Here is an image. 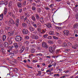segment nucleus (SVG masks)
Wrapping results in <instances>:
<instances>
[{
	"instance_id": "obj_1",
	"label": "nucleus",
	"mask_w": 78,
	"mask_h": 78,
	"mask_svg": "<svg viewBox=\"0 0 78 78\" xmlns=\"http://www.w3.org/2000/svg\"><path fill=\"white\" fill-rule=\"evenodd\" d=\"M56 48V46L54 45L52 47H50L49 48V51L51 53H53L55 52V50Z\"/></svg>"
},
{
	"instance_id": "obj_2",
	"label": "nucleus",
	"mask_w": 78,
	"mask_h": 78,
	"mask_svg": "<svg viewBox=\"0 0 78 78\" xmlns=\"http://www.w3.org/2000/svg\"><path fill=\"white\" fill-rule=\"evenodd\" d=\"M22 39L23 38L21 37L20 36L17 35L16 36L15 40L16 42H20L22 40Z\"/></svg>"
},
{
	"instance_id": "obj_3",
	"label": "nucleus",
	"mask_w": 78,
	"mask_h": 78,
	"mask_svg": "<svg viewBox=\"0 0 78 78\" xmlns=\"http://www.w3.org/2000/svg\"><path fill=\"white\" fill-rule=\"evenodd\" d=\"M63 33L65 36H68L69 34V31L67 30H65L63 31Z\"/></svg>"
},
{
	"instance_id": "obj_4",
	"label": "nucleus",
	"mask_w": 78,
	"mask_h": 78,
	"mask_svg": "<svg viewBox=\"0 0 78 78\" xmlns=\"http://www.w3.org/2000/svg\"><path fill=\"white\" fill-rule=\"evenodd\" d=\"M15 24V22L12 20H11L9 21L8 25L9 26H11V25H14Z\"/></svg>"
},
{
	"instance_id": "obj_5",
	"label": "nucleus",
	"mask_w": 78,
	"mask_h": 78,
	"mask_svg": "<svg viewBox=\"0 0 78 78\" xmlns=\"http://www.w3.org/2000/svg\"><path fill=\"white\" fill-rule=\"evenodd\" d=\"M42 46L43 48H48V46H47V45L46 44V43L45 42H44L42 44Z\"/></svg>"
},
{
	"instance_id": "obj_6",
	"label": "nucleus",
	"mask_w": 78,
	"mask_h": 78,
	"mask_svg": "<svg viewBox=\"0 0 78 78\" xmlns=\"http://www.w3.org/2000/svg\"><path fill=\"white\" fill-rule=\"evenodd\" d=\"M29 26V29L30 31H31V32H32L34 31V30H35V29L32 26H31L30 25V26Z\"/></svg>"
},
{
	"instance_id": "obj_7",
	"label": "nucleus",
	"mask_w": 78,
	"mask_h": 78,
	"mask_svg": "<svg viewBox=\"0 0 78 78\" xmlns=\"http://www.w3.org/2000/svg\"><path fill=\"white\" fill-rule=\"evenodd\" d=\"M7 40L8 42H9V44H11L12 43V39L11 38L8 37L7 38Z\"/></svg>"
},
{
	"instance_id": "obj_8",
	"label": "nucleus",
	"mask_w": 78,
	"mask_h": 78,
	"mask_svg": "<svg viewBox=\"0 0 78 78\" xmlns=\"http://www.w3.org/2000/svg\"><path fill=\"white\" fill-rule=\"evenodd\" d=\"M24 50H25V47L23 46L19 51L20 53H23V51H24Z\"/></svg>"
},
{
	"instance_id": "obj_9",
	"label": "nucleus",
	"mask_w": 78,
	"mask_h": 78,
	"mask_svg": "<svg viewBox=\"0 0 78 78\" xmlns=\"http://www.w3.org/2000/svg\"><path fill=\"white\" fill-rule=\"evenodd\" d=\"M23 32L24 34H28V31L27 30L23 29Z\"/></svg>"
},
{
	"instance_id": "obj_10",
	"label": "nucleus",
	"mask_w": 78,
	"mask_h": 78,
	"mask_svg": "<svg viewBox=\"0 0 78 78\" xmlns=\"http://www.w3.org/2000/svg\"><path fill=\"white\" fill-rule=\"evenodd\" d=\"M32 37L34 39H39V36L37 35H35L34 34L33 35Z\"/></svg>"
},
{
	"instance_id": "obj_11",
	"label": "nucleus",
	"mask_w": 78,
	"mask_h": 78,
	"mask_svg": "<svg viewBox=\"0 0 78 78\" xmlns=\"http://www.w3.org/2000/svg\"><path fill=\"white\" fill-rule=\"evenodd\" d=\"M16 27H19V19H17L16 21Z\"/></svg>"
},
{
	"instance_id": "obj_12",
	"label": "nucleus",
	"mask_w": 78,
	"mask_h": 78,
	"mask_svg": "<svg viewBox=\"0 0 78 78\" xmlns=\"http://www.w3.org/2000/svg\"><path fill=\"white\" fill-rule=\"evenodd\" d=\"M1 53H2L3 54H5L6 52V51H5V48H2L1 49Z\"/></svg>"
},
{
	"instance_id": "obj_13",
	"label": "nucleus",
	"mask_w": 78,
	"mask_h": 78,
	"mask_svg": "<svg viewBox=\"0 0 78 78\" xmlns=\"http://www.w3.org/2000/svg\"><path fill=\"white\" fill-rule=\"evenodd\" d=\"M5 29L7 31H9L11 30V27L6 26L5 27Z\"/></svg>"
},
{
	"instance_id": "obj_14",
	"label": "nucleus",
	"mask_w": 78,
	"mask_h": 78,
	"mask_svg": "<svg viewBox=\"0 0 78 78\" xmlns=\"http://www.w3.org/2000/svg\"><path fill=\"white\" fill-rule=\"evenodd\" d=\"M4 45L5 47H8L9 46V44L7 42H5L4 43Z\"/></svg>"
},
{
	"instance_id": "obj_15",
	"label": "nucleus",
	"mask_w": 78,
	"mask_h": 78,
	"mask_svg": "<svg viewBox=\"0 0 78 78\" xmlns=\"http://www.w3.org/2000/svg\"><path fill=\"white\" fill-rule=\"evenodd\" d=\"M17 4L19 8H21L22 7V3L19 2Z\"/></svg>"
},
{
	"instance_id": "obj_16",
	"label": "nucleus",
	"mask_w": 78,
	"mask_h": 78,
	"mask_svg": "<svg viewBox=\"0 0 78 78\" xmlns=\"http://www.w3.org/2000/svg\"><path fill=\"white\" fill-rule=\"evenodd\" d=\"M26 23L28 24V26H30L31 23H30V21L29 20H26Z\"/></svg>"
},
{
	"instance_id": "obj_17",
	"label": "nucleus",
	"mask_w": 78,
	"mask_h": 78,
	"mask_svg": "<svg viewBox=\"0 0 78 78\" xmlns=\"http://www.w3.org/2000/svg\"><path fill=\"white\" fill-rule=\"evenodd\" d=\"M78 23L75 24L73 25L74 28H78Z\"/></svg>"
},
{
	"instance_id": "obj_18",
	"label": "nucleus",
	"mask_w": 78,
	"mask_h": 78,
	"mask_svg": "<svg viewBox=\"0 0 78 78\" xmlns=\"http://www.w3.org/2000/svg\"><path fill=\"white\" fill-rule=\"evenodd\" d=\"M31 19L34 21H35L36 20V18L34 17V16L32 15L31 16Z\"/></svg>"
},
{
	"instance_id": "obj_19",
	"label": "nucleus",
	"mask_w": 78,
	"mask_h": 78,
	"mask_svg": "<svg viewBox=\"0 0 78 78\" xmlns=\"http://www.w3.org/2000/svg\"><path fill=\"white\" fill-rule=\"evenodd\" d=\"M14 45L15 48H17L19 47V46H18V44H17V43H14Z\"/></svg>"
},
{
	"instance_id": "obj_20",
	"label": "nucleus",
	"mask_w": 78,
	"mask_h": 78,
	"mask_svg": "<svg viewBox=\"0 0 78 78\" xmlns=\"http://www.w3.org/2000/svg\"><path fill=\"white\" fill-rule=\"evenodd\" d=\"M48 34L50 35H54V32L51 31H50L49 32Z\"/></svg>"
},
{
	"instance_id": "obj_21",
	"label": "nucleus",
	"mask_w": 78,
	"mask_h": 78,
	"mask_svg": "<svg viewBox=\"0 0 78 78\" xmlns=\"http://www.w3.org/2000/svg\"><path fill=\"white\" fill-rule=\"evenodd\" d=\"M37 12H40V13H41V12L42 11V9H41V8H37Z\"/></svg>"
},
{
	"instance_id": "obj_22",
	"label": "nucleus",
	"mask_w": 78,
	"mask_h": 78,
	"mask_svg": "<svg viewBox=\"0 0 78 78\" xmlns=\"http://www.w3.org/2000/svg\"><path fill=\"white\" fill-rule=\"evenodd\" d=\"M35 17L37 20H39V18H40V16H39L38 14H36L35 15Z\"/></svg>"
},
{
	"instance_id": "obj_23",
	"label": "nucleus",
	"mask_w": 78,
	"mask_h": 78,
	"mask_svg": "<svg viewBox=\"0 0 78 78\" xmlns=\"http://www.w3.org/2000/svg\"><path fill=\"white\" fill-rule=\"evenodd\" d=\"M25 16H26V17H30V15H29V13L28 12H27L25 13Z\"/></svg>"
},
{
	"instance_id": "obj_24",
	"label": "nucleus",
	"mask_w": 78,
	"mask_h": 78,
	"mask_svg": "<svg viewBox=\"0 0 78 78\" xmlns=\"http://www.w3.org/2000/svg\"><path fill=\"white\" fill-rule=\"evenodd\" d=\"M6 36L5 35H4L2 37V40L3 41H5V40H6Z\"/></svg>"
},
{
	"instance_id": "obj_25",
	"label": "nucleus",
	"mask_w": 78,
	"mask_h": 78,
	"mask_svg": "<svg viewBox=\"0 0 78 78\" xmlns=\"http://www.w3.org/2000/svg\"><path fill=\"white\" fill-rule=\"evenodd\" d=\"M72 48H74V49H76V48H78V46H77V45L75 44L74 46H73Z\"/></svg>"
},
{
	"instance_id": "obj_26",
	"label": "nucleus",
	"mask_w": 78,
	"mask_h": 78,
	"mask_svg": "<svg viewBox=\"0 0 78 78\" xmlns=\"http://www.w3.org/2000/svg\"><path fill=\"white\" fill-rule=\"evenodd\" d=\"M3 18V14L2 13L0 15V20H2Z\"/></svg>"
},
{
	"instance_id": "obj_27",
	"label": "nucleus",
	"mask_w": 78,
	"mask_h": 78,
	"mask_svg": "<svg viewBox=\"0 0 78 78\" xmlns=\"http://www.w3.org/2000/svg\"><path fill=\"white\" fill-rule=\"evenodd\" d=\"M42 32H41V34H44V33H45L46 32V29H44V30H42Z\"/></svg>"
},
{
	"instance_id": "obj_28",
	"label": "nucleus",
	"mask_w": 78,
	"mask_h": 78,
	"mask_svg": "<svg viewBox=\"0 0 78 78\" xmlns=\"http://www.w3.org/2000/svg\"><path fill=\"white\" fill-rule=\"evenodd\" d=\"M4 14L5 15L6 14V13H7V9L6 8H5L4 10Z\"/></svg>"
},
{
	"instance_id": "obj_29",
	"label": "nucleus",
	"mask_w": 78,
	"mask_h": 78,
	"mask_svg": "<svg viewBox=\"0 0 78 78\" xmlns=\"http://www.w3.org/2000/svg\"><path fill=\"white\" fill-rule=\"evenodd\" d=\"M22 26L24 28H25L26 27H27V24L25 23H22Z\"/></svg>"
},
{
	"instance_id": "obj_30",
	"label": "nucleus",
	"mask_w": 78,
	"mask_h": 78,
	"mask_svg": "<svg viewBox=\"0 0 78 78\" xmlns=\"http://www.w3.org/2000/svg\"><path fill=\"white\" fill-rule=\"evenodd\" d=\"M48 42L50 44H53V41L51 40H49Z\"/></svg>"
},
{
	"instance_id": "obj_31",
	"label": "nucleus",
	"mask_w": 78,
	"mask_h": 78,
	"mask_svg": "<svg viewBox=\"0 0 78 78\" xmlns=\"http://www.w3.org/2000/svg\"><path fill=\"white\" fill-rule=\"evenodd\" d=\"M8 34L9 36H12V35H13V33H12V31L9 32L8 33Z\"/></svg>"
},
{
	"instance_id": "obj_32",
	"label": "nucleus",
	"mask_w": 78,
	"mask_h": 78,
	"mask_svg": "<svg viewBox=\"0 0 78 78\" xmlns=\"http://www.w3.org/2000/svg\"><path fill=\"white\" fill-rule=\"evenodd\" d=\"M13 71L15 72H18V69L16 68H15L14 69Z\"/></svg>"
},
{
	"instance_id": "obj_33",
	"label": "nucleus",
	"mask_w": 78,
	"mask_h": 78,
	"mask_svg": "<svg viewBox=\"0 0 78 78\" xmlns=\"http://www.w3.org/2000/svg\"><path fill=\"white\" fill-rule=\"evenodd\" d=\"M31 9L33 11H36V7H34V6H33L32 7Z\"/></svg>"
},
{
	"instance_id": "obj_34",
	"label": "nucleus",
	"mask_w": 78,
	"mask_h": 78,
	"mask_svg": "<svg viewBox=\"0 0 78 78\" xmlns=\"http://www.w3.org/2000/svg\"><path fill=\"white\" fill-rule=\"evenodd\" d=\"M63 45L64 47H66L67 45V44L66 43H64L63 44Z\"/></svg>"
},
{
	"instance_id": "obj_35",
	"label": "nucleus",
	"mask_w": 78,
	"mask_h": 78,
	"mask_svg": "<svg viewBox=\"0 0 78 78\" xmlns=\"http://www.w3.org/2000/svg\"><path fill=\"white\" fill-rule=\"evenodd\" d=\"M0 4L1 5H4L5 4V2L4 1H2L0 2Z\"/></svg>"
},
{
	"instance_id": "obj_36",
	"label": "nucleus",
	"mask_w": 78,
	"mask_h": 78,
	"mask_svg": "<svg viewBox=\"0 0 78 78\" xmlns=\"http://www.w3.org/2000/svg\"><path fill=\"white\" fill-rule=\"evenodd\" d=\"M47 26V27L49 28H51V24L50 23L48 24Z\"/></svg>"
},
{
	"instance_id": "obj_37",
	"label": "nucleus",
	"mask_w": 78,
	"mask_h": 78,
	"mask_svg": "<svg viewBox=\"0 0 78 78\" xmlns=\"http://www.w3.org/2000/svg\"><path fill=\"white\" fill-rule=\"evenodd\" d=\"M35 49H34L33 48H32L31 50V53H34V52H35Z\"/></svg>"
},
{
	"instance_id": "obj_38",
	"label": "nucleus",
	"mask_w": 78,
	"mask_h": 78,
	"mask_svg": "<svg viewBox=\"0 0 78 78\" xmlns=\"http://www.w3.org/2000/svg\"><path fill=\"white\" fill-rule=\"evenodd\" d=\"M37 31L39 32V33H40V32H41V29L40 28L38 27L37 28Z\"/></svg>"
},
{
	"instance_id": "obj_39",
	"label": "nucleus",
	"mask_w": 78,
	"mask_h": 78,
	"mask_svg": "<svg viewBox=\"0 0 78 78\" xmlns=\"http://www.w3.org/2000/svg\"><path fill=\"white\" fill-rule=\"evenodd\" d=\"M41 71H38V74L37 75L39 76V75H41Z\"/></svg>"
},
{
	"instance_id": "obj_40",
	"label": "nucleus",
	"mask_w": 78,
	"mask_h": 78,
	"mask_svg": "<svg viewBox=\"0 0 78 78\" xmlns=\"http://www.w3.org/2000/svg\"><path fill=\"white\" fill-rule=\"evenodd\" d=\"M11 1H9L8 4V7H9H9L11 6V5H11Z\"/></svg>"
},
{
	"instance_id": "obj_41",
	"label": "nucleus",
	"mask_w": 78,
	"mask_h": 78,
	"mask_svg": "<svg viewBox=\"0 0 78 78\" xmlns=\"http://www.w3.org/2000/svg\"><path fill=\"white\" fill-rule=\"evenodd\" d=\"M53 37L54 39H59L58 37H56L55 36H53Z\"/></svg>"
},
{
	"instance_id": "obj_42",
	"label": "nucleus",
	"mask_w": 78,
	"mask_h": 78,
	"mask_svg": "<svg viewBox=\"0 0 78 78\" xmlns=\"http://www.w3.org/2000/svg\"><path fill=\"white\" fill-rule=\"evenodd\" d=\"M57 43H58V44H61V43H62V41H61V40H58L57 41Z\"/></svg>"
},
{
	"instance_id": "obj_43",
	"label": "nucleus",
	"mask_w": 78,
	"mask_h": 78,
	"mask_svg": "<svg viewBox=\"0 0 78 78\" xmlns=\"http://www.w3.org/2000/svg\"><path fill=\"white\" fill-rule=\"evenodd\" d=\"M29 50V47H27L25 48V50L26 51H28Z\"/></svg>"
},
{
	"instance_id": "obj_44",
	"label": "nucleus",
	"mask_w": 78,
	"mask_h": 78,
	"mask_svg": "<svg viewBox=\"0 0 78 78\" xmlns=\"http://www.w3.org/2000/svg\"><path fill=\"white\" fill-rule=\"evenodd\" d=\"M33 26L34 27V28H37V24H34L33 25Z\"/></svg>"
},
{
	"instance_id": "obj_45",
	"label": "nucleus",
	"mask_w": 78,
	"mask_h": 78,
	"mask_svg": "<svg viewBox=\"0 0 78 78\" xmlns=\"http://www.w3.org/2000/svg\"><path fill=\"white\" fill-rule=\"evenodd\" d=\"M27 3V1H24V3L23 4V6H25L26 5V3Z\"/></svg>"
},
{
	"instance_id": "obj_46",
	"label": "nucleus",
	"mask_w": 78,
	"mask_h": 78,
	"mask_svg": "<svg viewBox=\"0 0 78 78\" xmlns=\"http://www.w3.org/2000/svg\"><path fill=\"white\" fill-rule=\"evenodd\" d=\"M65 51H66V52H68V51H70V49L68 48H67L65 49Z\"/></svg>"
},
{
	"instance_id": "obj_47",
	"label": "nucleus",
	"mask_w": 78,
	"mask_h": 78,
	"mask_svg": "<svg viewBox=\"0 0 78 78\" xmlns=\"http://www.w3.org/2000/svg\"><path fill=\"white\" fill-rule=\"evenodd\" d=\"M60 49H57L56 51V54L59 53V52H60Z\"/></svg>"
},
{
	"instance_id": "obj_48",
	"label": "nucleus",
	"mask_w": 78,
	"mask_h": 78,
	"mask_svg": "<svg viewBox=\"0 0 78 78\" xmlns=\"http://www.w3.org/2000/svg\"><path fill=\"white\" fill-rule=\"evenodd\" d=\"M76 19H77V20H78V14H76Z\"/></svg>"
},
{
	"instance_id": "obj_49",
	"label": "nucleus",
	"mask_w": 78,
	"mask_h": 78,
	"mask_svg": "<svg viewBox=\"0 0 78 78\" xmlns=\"http://www.w3.org/2000/svg\"><path fill=\"white\" fill-rule=\"evenodd\" d=\"M27 17H26L24 18V22H25L27 20Z\"/></svg>"
},
{
	"instance_id": "obj_50",
	"label": "nucleus",
	"mask_w": 78,
	"mask_h": 78,
	"mask_svg": "<svg viewBox=\"0 0 78 78\" xmlns=\"http://www.w3.org/2000/svg\"><path fill=\"white\" fill-rule=\"evenodd\" d=\"M26 7L27 8V9H30L31 7L30 5H27L26 6Z\"/></svg>"
},
{
	"instance_id": "obj_51",
	"label": "nucleus",
	"mask_w": 78,
	"mask_h": 78,
	"mask_svg": "<svg viewBox=\"0 0 78 78\" xmlns=\"http://www.w3.org/2000/svg\"><path fill=\"white\" fill-rule=\"evenodd\" d=\"M59 57H61V55H57L55 56H54L53 58H57L59 57Z\"/></svg>"
},
{
	"instance_id": "obj_52",
	"label": "nucleus",
	"mask_w": 78,
	"mask_h": 78,
	"mask_svg": "<svg viewBox=\"0 0 78 78\" xmlns=\"http://www.w3.org/2000/svg\"><path fill=\"white\" fill-rule=\"evenodd\" d=\"M25 16H21L20 17V18L21 20H23L24 19V17Z\"/></svg>"
},
{
	"instance_id": "obj_53",
	"label": "nucleus",
	"mask_w": 78,
	"mask_h": 78,
	"mask_svg": "<svg viewBox=\"0 0 78 78\" xmlns=\"http://www.w3.org/2000/svg\"><path fill=\"white\" fill-rule=\"evenodd\" d=\"M27 1H28L30 2V3H32V2H33V0H27Z\"/></svg>"
},
{
	"instance_id": "obj_54",
	"label": "nucleus",
	"mask_w": 78,
	"mask_h": 78,
	"mask_svg": "<svg viewBox=\"0 0 78 78\" xmlns=\"http://www.w3.org/2000/svg\"><path fill=\"white\" fill-rule=\"evenodd\" d=\"M9 55H11L12 56H13L14 55V54L12 53V52H10V54Z\"/></svg>"
},
{
	"instance_id": "obj_55",
	"label": "nucleus",
	"mask_w": 78,
	"mask_h": 78,
	"mask_svg": "<svg viewBox=\"0 0 78 78\" xmlns=\"http://www.w3.org/2000/svg\"><path fill=\"white\" fill-rule=\"evenodd\" d=\"M19 51H18V50H16L15 51H14V52H15V53H18Z\"/></svg>"
},
{
	"instance_id": "obj_56",
	"label": "nucleus",
	"mask_w": 78,
	"mask_h": 78,
	"mask_svg": "<svg viewBox=\"0 0 78 78\" xmlns=\"http://www.w3.org/2000/svg\"><path fill=\"white\" fill-rule=\"evenodd\" d=\"M19 12H20V13H21V12H22V9H20Z\"/></svg>"
},
{
	"instance_id": "obj_57",
	"label": "nucleus",
	"mask_w": 78,
	"mask_h": 78,
	"mask_svg": "<svg viewBox=\"0 0 78 78\" xmlns=\"http://www.w3.org/2000/svg\"><path fill=\"white\" fill-rule=\"evenodd\" d=\"M25 38L26 39H29L30 37L28 36H26L25 37Z\"/></svg>"
},
{
	"instance_id": "obj_58",
	"label": "nucleus",
	"mask_w": 78,
	"mask_h": 78,
	"mask_svg": "<svg viewBox=\"0 0 78 78\" xmlns=\"http://www.w3.org/2000/svg\"><path fill=\"white\" fill-rule=\"evenodd\" d=\"M5 3H4V5H8V1H6L5 2Z\"/></svg>"
},
{
	"instance_id": "obj_59",
	"label": "nucleus",
	"mask_w": 78,
	"mask_h": 78,
	"mask_svg": "<svg viewBox=\"0 0 78 78\" xmlns=\"http://www.w3.org/2000/svg\"><path fill=\"white\" fill-rule=\"evenodd\" d=\"M55 34L57 36H59V33H58V32H56L55 33Z\"/></svg>"
},
{
	"instance_id": "obj_60",
	"label": "nucleus",
	"mask_w": 78,
	"mask_h": 78,
	"mask_svg": "<svg viewBox=\"0 0 78 78\" xmlns=\"http://www.w3.org/2000/svg\"><path fill=\"white\" fill-rule=\"evenodd\" d=\"M35 2L36 3H38V2H40V0H36L35 1Z\"/></svg>"
},
{
	"instance_id": "obj_61",
	"label": "nucleus",
	"mask_w": 78,
	"mask_h": 78,
	"mask_svg": "<svg viewBox=\"0 0 78 78\" xmlns=\"http://www.w3.org/2000/svg\"><path fill=\"white\" fill-rule=\"evenodd\" d=\"M56 65V63L55 62H54L52 64V66H54V67Z\"/></svg>"
},
{
	"instance_id": "obj_62",
	"label": "nucleus",
	"mask_w": 78,
	"mask_h": 78,
	"mask_svg": "<svg viewBox=\"0 0 78 78\" xmlns=\"http://www.w3.org/2000/svg\"><path fill=\"white\" fill-rule=\"evenodd\" d=\"M37 49L38 50H41V48H40V46L37 47Z\"/></svg>"
},
{
	"instance_id": "obj_63",
	"label": "nucleus",
	"mask_w": 78,
	"mask_h": 78,
	"mask_svg": "<svg viewBox=\"0 0 78 78\" xmlns=\"http://www.w3.org/2000/svg\"><path fill=\"white\" fill-rule=\"evenodd\" d=\"M47 34H44V35L43 37H45V38H46V37H47Z\"/></svg>"
},
{
	"instance_id": "obj_64",
	"label": "nucleus",
	"mask_w": 78,
	"mask_h": 78,
	"mask_svg": "<svg viewBox=\"0 0 78 78\" xmlns=\"http://www.w3.org/2000/svg\"><path fill=\"white\" fill-rule=\"evenodd\" d=\"M32 5H34V6H35L36 5V4L35 3V2H33L32 3Z\"/></svg>"
}]
</instances>
